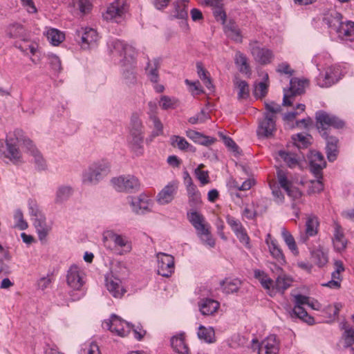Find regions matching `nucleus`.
<instances>
[{"label": "nucleus", "instance_id": "1", "mask_svg": "<svg viewBox=\"0 0 354 354\" xmlns=\"http://www.w3.org/2000/svg\"><path fill=\"white\" fill-rule=\"evenodd\" d=\"M21 133L20 130H16L13 133H10L7 136L6 143L0 140V157L8 158L15 163L19 162L21 153L17 144L22 143L27 151L34 158L36 168L38 170L45 169L46 165L43 156L29 138L21 139L18 137Z\"/></svg>", "mask_w": 354, "mask_h": 354}, {"label": "nucleus", "instance_id": "2", "mask_svg": "<svg viewBox=\"0 0 354 354\" xmlns=\"http://www.w3.org/2000/svg\"><path fill=\"white\" fill-rule=\"evenodd\" d=\"M108 48L111 55L124 57L121 60L123 82L129 86L134 85L137 82L135 72L137 53L135 48L122 41L114 39L108 42Z\"/></svg>", "mask_w": 354, "mask_h": 354}, {"label": "nucleus", "instance_id": "3", "mask_svg": "<svg viewBox=\"0 0 354 354\" xmlns=\"http://www.w3.org/2000/svg\"><path fill=\"white\" fill-rule=\"evenodd\" d=\"M324 23L327 25L330 34L336 35L338 38L344 41H352L354 40V22L342 20V15L333 11L325 16Z\"/></svg>", "mask_w": 354, "mask_h": 354}, {"label": "nucleus", "instance_id": "4", "mask_svg": "<svg viewBox=\"0 0 354 354\" xmlns=\"http://www.w3.org/2000/svg\"><path fill=\"white\" fill-rule=\"evenodd\" d=\"M187 217L201 242L209 248H214L215 240L211 233V226L204 216L198 211H189L187 213Z\"/></svg>", "mask_w": 354, "mask_h": 354}, {"label": "nucleus", "instance_id": "5", "mask_svg": "<svg viewBox=\"0 0 354 354\" xmlns=\"http://www.w3.org/2000/svg\"><path fill=\"white\" fill-rule=\"evenodd\" d=\"M141 120L137 114H133L131 118L129 135L127 138L128 145L131 151L140 156L144 152V130Z\"/></svg>", "mask_w": 354, "mask_h": 354}, {"label": "nucleus", "instance_id": "6", "mask_svg": "<svg viewBox=\"0 0 354 354\" xmlns=\"http://www.w3.org/2000/svg\"><path fill=\"white\" fill-rule=\"evenodd\" d=\"M110 163L104 160L91 164L84 172L82 181L86 185H95L110 172Z\"/></svg>", "mask_w": 354, "mask_h": 354}, {"label": "nucleus", "instance_id": "7", "mask_svg": "<svg viewBox=\"0 0 354 354\" xmlns=\"http://www.w3.org/2000/svg\"><path fill=\"white\" fill-rule=\"evenodd\" d=\"M75 39L80 43L83 49L96 47L100 37L97 31L88 27H79L75 30Z\"/></svg>", "mask_w": 354, "mask_h": 354}, {"label": "nucleus", "instance_id": "8", "mask_svg": "<svg viewBox=\"0 0 354 354\" xmlns=\"http://www.w3.org/2000/svg\"><path fill=\"white\" fill-rule=\"evenodd\" d=\"M102 326L120 337L127 336L131 328L130 323L125 322L115 314L111 315L109 319L105 320Z\"/></svg>", "mask_w": 354, "mask_h": 354}, {"label": "nucleus", "instance_id": "9", "mask_svg": "<svg viewBox=\"0 0 354 354\" xmlns=\"http://www.w3.org/2000/svg\"><path fill=\"white\" fill-rule=\"evenodd\" d=\"M113 187L118 192H136L139 190L140 183L133 175H123L111 179Z\"/></svg>", "mask_w": 354, "mask_h": 354}, {"label": "nucleus", "instance_id": "10", "mask_svg": "<svg viewBox=\"0 0 354 354\" xmlns=\"http://www.w3.org/2000/svg\"><path fill=\"white\" fill-rule=\"evenodd\" d=\"M316 120L317 129L320 133H324V135L326 134L327 129L330 127L341 129L344 125V122L342 120L324 111H319L316 113Z\"/></svg>", "mask_w": 354, "mask_h": 354}, {"label": "nucleus", "instance_id": "11", "mask_svg": "<svg viewBox=\"0 0 354 354\" xmlns=\"http://www.w3.org/2000/svg\"><path fill=\"white\" fill-rule=\"evenodd\" d=\"M127 199L132 212L136 214H145L151 211V206L152 201L149 197L144 193L138 196H129Z\"/></svg>", "mask_w": 354, "mask_h": 354}, {"label": "nucleus", "instance_id": "12", "mask_svg": "<svg viewBox=\"0 0 354 354\" xmlns=\"http://www.w3.org/2000/svg\"><path fill=\"white\" fill-rule=\"evenodd\" d=\"M276 117L265 113L263 118L259 119L257 134L259 138H270L276 131Z\"/></svg>", "mask_w": 354, "mask_h": 354}, {"label": "nucleus", "instance_id": "13", "mask_svg": "<svg viewBox=\"0 0 354 354\" xmlns=\"http://www.w3.org/2000/svg\"><path fill=\"white\" fill-rule=\"evenodd\" d=\"M127 10L128 5L126 0H115L108 6L106 12L103 14V17L106 20H114L119 22Z\"/></svg>", "mask_w": 354, "mask_h": 354}, {"label": "nucleus", "instance_id": "14", "mask_svg": "<svg viewBox=\"0 0 354 354\" xmlns=\"http://www.w3.org/2000/svg\"><path fill=\"white\" fill-rule=\"evenodd\" d=\"M157 272L159 275L169 277L174 272V258L170 254L159 252L156 255Z\"/></svg>", "mask_w": 354, "mask_h": 354}, {"label": "nucleus", "instance_id": "15", "mask_svg": "<svg viewBox=\"0 0 354 354\" xmlns=\"http://www.w3.org/2000/svg\"><path fill=\"white\" fill-rule=\"evenodd\" d=\"M308 82L306 80L292 78L290 82L289 91L288 92H285L283 95V105L291 106L293 102L292 98L304 92L305 85Z\"/></svg>", "mask_w": 354, "mask_h": 354}, {"label": "nucleus", "instance_id": "16", "mask_svg": "<svg viewBox=\"0 0 354 354\" xmlns=\"http://www.w3.org/2000/svg\"><path fill=\"white\" fill-rule=\"evenodd\" d=\"M178 186L179 182L176 180L168 183L157 194L158 203L162 205L171 203L178 192Z\"/></svg>", "mask_w": 354, "mask_h": 354}, {"label": "nucleus", "instance_id": "17", "mask_svg": "<svg viewBox=\"0 0 354 354\" xmlns=\"http://www.w3.org/2000/svg\"><path fill=\"white\" fill-rule=\"evenodd\" d=\"M254 344H258L259 354H278L279 351V342L275 335H270L265 338L260 344L257 340L253 339Z\"/></svg>", "mask_w": 354, "mask_h": 354}, {"label": "nucleus", "instance_id": "18", "mask_svg": "<svg viewBox=\"0 0 354 354\" xmlns=\"http://www.w3.org/2000/svg\"><path fill=\"white\" fill-rule=\"evenodd\" d=\"M250 52L256 62L261 64H268L273 58L272 52L266 48L259 46L257 41L250 43Z\"/></svg>", "mask_w": 354, "mask_h": 354}, {"label": "nucleus", "instance_id": "19", "mask_svg": "<svg viewBox=\"0 0 354 354\" xmlns=\"http://www.w3.org/2000/svg\"><path fill=\"white\" fill-rule=\"evenodd\" d=\"M84 272L76 265H72L66 275V281L68 285L74 290H80L84 285Z\"/></svg>", "mask_w": 354, "mask_h": 354}, {"label": "nucleus", "instance_id": "20", "mask_svg": "<svg viewBox=\"0 0 354 354\" xmlns=\"http://www.w3.org/2000/svg\"><path fill=\"white\" fill-rule=\"evenodd\" d=\"M338 70L333 67L327 68L324 73H321L316 78V82L320 87H329L338 81Z\"/></svg>", "mask_w": 354, "mask_h": 354}, {"label": "nucleus", "instance_id": "21", "mask_svg": "<svg viewBox=\"0 0 354 354\" xmlns=\"http://www.w3.org/2000/svg\"><path fill=\"white\" fill-rule=\"evenodd\" d=\"M266 243L268 246L269 252L271 256L281 265L286 263L285 256L282 250L279 247L278 242L275 239H272L270 234L267 235Z\"/></svg>", "mask_w": 354, "mask_h": 354}, {"label": "nucleus", "instance_id": "22", "mask_svg": "<svg viewBox=\"0 0 354 354\" xmlns=\"http://www.w3.org/2000/svg\"><path fill=\"white\" fill-rule=\"evenodd\" d=\"M310 167L315 177H320L322 169L326 166V161L322 154L317 151L312 152L310 157Z\"/></svg>", "mask_w": 354, "mask_h": 354}, {"label": "nucleus", "instance_id": "23", "mask_svg": "<svg viewBox=\"0 0 354 354\" xmlns=\"http://www.w3.org/2000/svg\"><path fill=\"white\" fill-rule=\"evenodd\" d=\"M74 189L69 185H60L55 191V203L62 205L66 203L73 196Z\"/></svg>", "mask_w": 354, "mask_h": 354}, {"label": "nucleus", "instance_id": "24", "mask_svg": "<svg viewBox=\"0 0 354 354\" xmlns=\"http://www.w3.org/2000/svg\"><path fill=\"white\" fill-rule=\"evenodd\" d=\"M254 277L260 282L261 286L268 291L270 296L274 295V281L263 270L255 269Z\"/></svg>", "mask_w": 354, "mask_h": 354}, {"label": "nucleus", "instance_id": "25", "mask_svg": "<svg viewBox=\"0 0 354 354\" xmlns=\"http://www.w3.org/2000/svg\"><path fill=\"white\" fill-rule=\"evenodd\" d=\"M161 59L153 58L149 60L146 66V74L149 80L153 83H158L159 81L158 70L160 67Z\"/></svg>", "mask_w": 354, "mask_h": 354}, {"label": "nucleus", "instance_id": "26", "mask_svg": "<svg viewBox=\"0 0 354 354\" xmlns=\"http://www.w3.org/2000/svg\"><path fill=\"white\" fill-rule=\"evenodd\" d=\"M6 33L9 38H19L24 41H26V30L21 24L15 22L9 24Z\"/></svg>", "mask_w": 354, "mask_h": 354}, {"label": "nucleus", "instance_id": "27", "mask_svg": "<svg viewBox=\"0 0 354 354\" xmlns=\"http://www.w3.org/2000/svg\"><path fill=\"white\" fill-rule=\"evenodd\" d=\"M33 225L37 232L38 238L41 241H45L47 235L51 230L50 226L48 225L45 216L32 220Z\"/></svg>", "mask_w": 354, "mask_h": 354}, {"label": "nucleus", "instance_id": "28", "mask_svg": "<svg viewBox=\"0 0 354 354\" xmlns=\"http://www.w3.org/2000/svg\"><path fill=\"white\" fill-rule=\"evenodd\" d=\"M106 286L109 292L115 298L121 297L126 292L121 285V281L118 278H106Z\"/></svg>", "mask_w": 354, "mask_h": 354}, {"label": "nucleus", "instance_id": "29", "mask_svg": "<svg viewBox=\"0 0 354 354\" xmlns=\"http://www.w3.org/2000/svg\"><path fill=\"white\" fill-rule=\"evenodd\" d=\"M199 309L203 315H212L219 308L220 304L212 299H203L199 303Z\"/></svg>", "mask_w": 354, "mask_h": 354}, {"label": "nucleus", "instance_id": "30", "mask_svg": "<svg viewBox=\"0 0 354 354\" xmlns=\"http://www.w3.org/2000/svg\"><path fill=\"white\" fill-rule=\"evenodd\" d=\"M109 236L114 242L115 245L122 248V252L120 254L128 253L131 252L132 249L131 242L127 236L118 234L113 232H109Z\"/></svg>", "mask_w": 354, "mask_h": 354}, {"label": "nucleus", "instance_id": "31", "mask_svg": "<svg viewBox=\"0 0 354 354\" xmlns=\"http://www.w3.org/2000/svg\"><path fill=\"white\" fill-rule=\"evenodd\" d=\"M234 63L241 73L248 77L250 76L251 69L248 62V58L243 53L240 51L235 53Z\"/></svg>", "mask_w": 354, "mask_h": 354}, {"label": "nucleus", "instance_id": "32", "mask_svg": "<svg viewBox=\"0 0 354 354\" xmlns=\"http://www.w3.org/2000/svg\"><path fill=\"white\" fill-rule=\"evenodd\" d=\"M333 243L335 249L338 252L344 250L346 247L347 241L344 237L341 226L339 225H336L335 227Z\"/></svg>", "mask_w": 354, "mask_h": 354}, {"label": "nucleus", "instance_id": "33", "mask_svg": "<svg viewBox=\"0 0 354 354\" xmlns=\"http://www.w3.org/2000/svg\"><path fill=\"white\" fill-rule=\"evenodd\" d=\"M171 345L173 349L180 354L189 353V348L185 342L183 333L173 336L171 338Z\"/></svg>", "mask_w": 354, "mask_h": 354}, {"label": "nucleus", "instance_id": "34", "mask_svg": "<svg viewBox=\"0 0 354 354\" xmlns=\"http://www.w3.org/2000/svg\"><path fill=\"white\" fill-rule=\"evenodd\" d=\"M262 81L254 85V95L257 98L264 97L267 93L269 86V77L267 73H262Z\"/></svg>", "mask_w": 354, "mask_h": 354}, {"label": "nucleus", "instance_id": "35", "mask_svg": "<svg viewBox=\"0 0 354 354\" xmlns=\"http://www.w3.org/2000/svg\"><path fill=\"white\" fill-rule=\"evenodd\" d=\"M259 203L260 201L252 202V207H250L248 205H245L242 212V216L249 220H253L256 218L258 215L265 212L266 210V207H263V209H259Z\"/></svg>", "mask_w": 354, "mask_h": 354}, {"label": "nucleus", "instance_id": "36", "mask_svg": "<svg viewBox=\"0 0 354 354\" xmlns=\"http://www.w3.org/2000/svg\"><path fill=\"white\" fill-rule=\"evenodd\" d=\"M197 336L201 340L208 344L216 341L214 329L211 326L205 327L201 325L198 329Z\"/></svg>", "mask_w": 354, "mask_h": 354}, {"label": "nucleus", "instance_id": "37", "mask_svg": "<svg viewBox=\"0 0 354 354\" xmlns=\"http://www.w3.org/2000/svg\"><path fill=\"white\" fill-rule=\"evenodd\" d=\"M241 282L238 279H225L220 282L222 290L225 294H231L238 291Z\"/></svg>", "mask_w": 354, "mask_h": 354}, {"label": "nucleus", "instance_id": "38", "mask_svg": "<svg viewBox=\"0 0 354 354\" xmlns=\"http://www.w3.org/2000/svg\"><path fill=\"white\" fill-rule=\"evenodd\" d=\"M170 144L172 147H176L181 151H194V147L191 145L185 138L173 135L170 137Z\"/></svg>", "mask_w": 354, "mask_h": 354}, {"label": "nucleus", "instance_id": "39", "mask_svg": "<svg viewBox=\"0 0 354 354\" xmlns=\"http://www.w3.org/2000/svg\"><path fill=\"white\" fill-rule=\"evenodd\" d=\"M188 0H178L174 3L172 15L174 17L181 19H187Z\"/></svg>", "mask_w": 354, "mask_h": 354}, {"label": "nucleus", "instance_id": "40", "mask_svg": "<svg viewBox=\"0 0 354 354\" xmlns=\"http://www.w3.org/2000/svg\"><path fill=\"white\" fill-rule=\"evenodd\" d=\"M291 317L299 318L309 325L315 323L314 318L310 316L302 306H295L290 312Z\"/></svg>", "mask_w": 354, "mask_h": 354}, {"label": "nucleus", "instance_id": "41", "mask_svg": "<svg viewBox=\"0 0 354 354\" xmlns=\"http://www.w3.org/2000/svg\"><path fill=\"white\" fill-rule=\"evenodd\" d=\"M292 279L284 274H279L274 283V290L283 293L286 289L291 286Z\"/></svg>", "mask_w": 354, "mask_h": 354}, {"label": "nucleus", "instance_id": "42", "mask_svg": "<svg viewBox=\"0 0 354 354\" xmlns=\"http://www.w3.org/2000/svg\"><path fill=\"white\" fill-rule=\"evenodd\" d=\"M225 32L228 37L236 42H241L242 41V36L241 35L240 30L234 21H230L225 26Z\"/></svg>", "mask_w": 354, "mask_h": 354}, {"label": "nucleus", "instance_id": "43", "mask_svg": "<svg viewBox=\"0 0 354 354\" xmlns=\"http://www.w3.org/2000/svg\"><path fill=\"white\" fill-rule=\"evenodd\" d=\"M278 156L290 168L295 167L299 164V158L295 153L281 150L278 152Z\"/></svg>", "mask_w": 354, "mask_h": 354}, {"label": "nucleus", "instance_id": "44", "mask_svg": "<svg viewBox=\"0 0 354 354\" xmlns=\"http://www.w3.org/2000/svg\"><path fill=\"white\" fill-rule=\"evenodd\" d=\"M311 256L313 260L319 267H323L328 263V253L323 248H318L313 250Z\"/></svg>", "mask_w": 354, "mask_h": 354}, {"label": "nucleus", "instance_id": "45", "mask_svg": "<svg viewBox=\"0 0 354 354\" xmlns=\"http://www.w3.org/2000/svg\"><path fill=\"white\" fill-rule=\"evenodd\" d=\"M234 84L236 88L239 89L238 98L239 99H246L249 97L250 89L249 85L246 81L242 80L239 77H236L234 79Z\"/></svg>", "mask_w": 354, "mask_h": 354}, {"label": "nucleus", "instance_id": "46", "mask_svg": "<svg viewBox=\"0 0 354 354\" xmlns=\"http://www.w3.org/2000/svg\"><path fill=\"white\" fill-rule=\"evenodd\" d=\"M48 40L53 46H58L65 38L64 34L56 28H50L46 31Z\"/></svg>", "mask_w": 354, "mask_h": 354}, {"label": "nucleus", "instance_id": "47", "mask_svg": "<svg viewBox=\"0 0 354 354\" xmlns=\"http://www.w3.org/2000/svg\"><path fill=\"white\" fill-rule=\"evenodd\" d=\"M281 236L285 241L286 244L288 247L289 250L294 254H298L299 250L297 247L296 242L294 237L286 228L281 230Z\"/></svg>", "mask_w": 354, "mask_h": 354}, {"label": "nucleus", "instance_id": "48", "mask_svg": "<svg viewBox=\"0 0 354 354\" xmlns=\"http://www.w3.org/2000/svg\"><path fill=\"white\" fill-rule=\"evenodd\" d=\"M197 73L201 78V80L203 82V84L205 85L209 91H212L214 88L213 84L210 77L207 75V71L203 68L201 63L198 62L196 64Z\"/></svg>", "mask_w": 354, "mask_h": 354}, {"label": "nucleus", "instance_id": "49", "mask_svg": "<svg viewBox=\"0 0 354 354\" xmlns=\"http://www.w3.org/2000/svg\"><path fill=\"white\" fill-rule=\"evenodd\" d=\"M292 138L298 148H306L310 143L311 136L299 133L293 135Z\"/></svg>", "mask_w": 354, "mask_h": 354}, {"label": "nucleus", "instance_id": "50", "mask_svg": "<svg viewBox=\"0 0 354 354\" xmlns=\"http://www.w3.org/2000/svg\"><path fill=\"white\" fill-rule=\"evenodd\" d=\"M160 106L164 110L174 109L178 106V100L175 97L162 95L160 97Z\"/></svg>", "mask_w": 354, "mask_h": 354}, {"label": "nucleus", "instance_id": "51", "mask_svg": "<svg viewBox=\"0 0 354 354\" xmlns=\"http://www.w3.org/2000/svg\"><path fill=\"white\" fill-rule=\"evenodd\" d=\"M318 221L315 216L309 217L306 223V234L308 236H313L317 233Z\"/></svg>", "mask_w": 354, "mask_h": 354}, {"label": "nucleus", "instance_id": "52", "mask_svg": "<svg viewBox=\"0 0 354 354\" xmlns=\"http://www.w3.org/2000/svg\"><path fill=\"white\" fill-rule=\"evenodd\" d=\"M28 205L29 214L31 216L32 220L44 216V214L40 210L36 201L33 199H29Z\"/></svg>", "mask_w": 354, "mask_h": 354}, {"label": "nucleus", "instance_id": "53", "mask_svg": "<svg viewBox=\"0 0 354 354\" xmlns=\"http://www.w3.org/2000/svg\"><path fill=\"white\" fill-rule=\"evenodd\" d=\"M150 120L153 122L154 129L151 132V137L155 138L163 133V125L156 115L149 116Z\"/></svg>", "mask_w": 354, "mask_h": 354}, {"label": "nucleus", "instance_id": "54", "mask_svg": "<svg viewBox=\"0 0 354 354\" xmlns=\"http://www.w3.org/2000/svg\"><path fill=\"white\" fill-rule=\"evenodd\" d=\"M14 219L15 221V227L24 230L28 227V223L24 218V214L21 209H18L15 212Z\"/></svg>", "mask_w": 354, "mask_h": 354}, {"label": "nucleus", "instance_id": "55", "mask_svg": "<svg viewBox=\"0 0 354 354\" xmlns=\"http://www.w3.org/2000/svg\"><path fill=\"white\" fill-rule=\"evenodd\" d=\"M188 203L192 207L190 211H197L202 205L201 193L199 192L196 194L189 195L188 196Z\"/></svg>", "mask_w": 354, "mask_h": 354}, {"label": "nucleus", "instance_id": "56", "mask_svg": "<svg viewBox=\"0 0 354 354\" xmlns=\"http://www.w3.org/2000/svg\"><path fill=\"white\" fill-rule=\"evenodd\" d=\"M345 347H351L354 344V328H346L342 335Z\"/></svg>", "mask_w": 354, "mask_h": 354}, {"label": "nucleus", "instance_id": "57", "mask_svg": "<svg viewBox=\"0 0 354 354\" xmlns=\"http://www.w3.org/2000/svg\"><path fill=\"white\" fill-rule=\"evenodd\" d=\"M203 167V165H200L197 168L195 169L194 174L197 179L203 185H204L209 183V175L207 171L201 170V167Z\"/></svg>", "mask_w": 354, "mask_h": 354}, {"label": "nucleus", "instance_id": "58", "mask_svg": "<svg viewBox=\"0 0 354 354\" xmlns=\"http://www.w3.org/2000/svg\"><path fill=\"white\" fill-rule=\"evenodd\" d=\"M277 179L280 186L285 190L292 185L287 178L286 173L282 169H277Z\"/></svg>", "mask_w": 354, "mask_h": 354}, {"label": "nucleus", "instance_id": "59", "mask_svg": "<svg viewBox=\"0 0 354 354\" xmlns=\"http://www.w3.org/2000/svg\"><path fill=\"white\" fill-rule=\"evenodd\" d=\"M239 241L244 244L247 248H250V237L245 227L234 233Z\"/></svg>", "mask_w": 354, "mask_h": 354}, {"label": "nucleus", "instance_id": "60", "mask_svg": "<svg viewBox=\"0 0 354 354\" xmlns=\"http://www.w3.org/2000/svg\"><path fill=\"white\" fill-rule=\"evenodd\" d=\"M226 221L227 224L230 226L234 233L239 231L240 230L244 227L242 223L240 222V221L230 215H227L226 216Z\"/></svg>", "mask_w": 354, "mask_h": 354}, {"label": "nucleus", "instance_id": "61", "mask_svg": "<svg viewBox=\"0 0 354 354\" xmlns=\"http://www.w3.org/2000/svg\"><path fill=\"white\" fill-rule=\"evenodd\" d=\"M316 180L310 181V185L309 187V192L311 193H319L324 189V185L322 183V174L320 177H316Z\"/></svg>", "mask_w": 354, "mask_h": 354}, {"label": "nucleus", "instance_id": "62", "mask_svg": "<svg viewBox=\"0 0 354 354\" xmlns=\"http://www.w3.org/2000/svg\"><path fill=\"white\" fill-rule=\"evenodd\" d=\"M48 60H49V64H50L52 69L55 72L59 73L61 71L62 64H61V60L59 58V57H57L55 55H50L48 56Z\"/></svg>", "mask_w": 354, "mask_h": 354}, {"label": "nucleus", "instance_id": "63", "mask_svg": "<svg viewBox=\"0 0 354 354\" xmlns=\"http://www.w3.org/2000/svg\"><path fill=\"white\" fill-rule=\"evenodd\" d=\"M219 135L223 139L225 145L230 150H231L233 152H238L239 147L231 138L223 135L222 133H219Z\"/></svg>", "mask_w": 354, "mask_h": 354}, {"label": "nucleus", "instance_id": "64", "mask_svg": "<svg viewBox=\"0 0 354 354\" xmlns=\"http://www.w3.org/2000/svg\"><path fill=\"white\" fill-rule=\"evenodd\" d=\"M81 354H101L98 345L95 342H91L86 348H83Z\"/></svg>", "mask_w": 354, "mask_h": 354}]
</instances>
